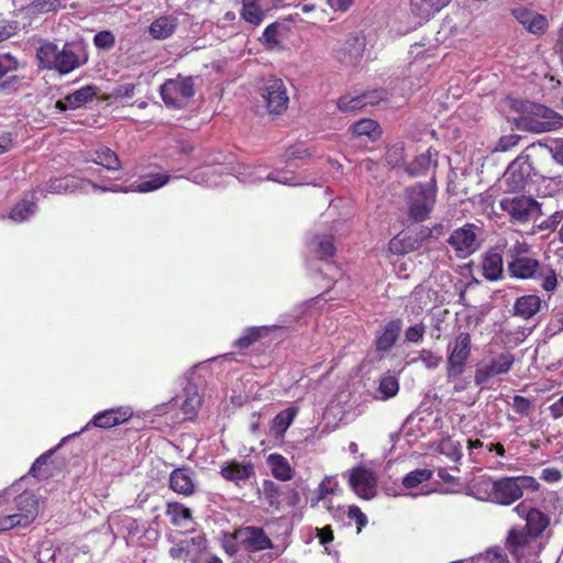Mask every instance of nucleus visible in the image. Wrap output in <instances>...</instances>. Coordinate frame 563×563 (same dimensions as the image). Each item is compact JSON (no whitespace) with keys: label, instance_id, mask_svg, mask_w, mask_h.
<instances>
[{"label":"nucleus","instance_id":"f257e3e1","mask_svg":"<svg viewBox=\"0 0 563 563\" xmlns=\"http://www.w3.org/2000/svg\"><path fill=\"white\" fill-rule=\"evenodd\" d=\"M170 179L169 175L165 174H157L151 176L148 179H142L137 184H132L128 188H121L119 185L111 184L106 185L103 183L98 184L90 180L79 179L76 177H63V178H55L51 180L46 186V191L52 194H63V192H73V191H81V192H89V188H92L95 190H101L103 192L106 191H137V192H150L154 191L156 189H159L164 185L168 183Z\"/></svg>","mask_w":563,"mask_h":563},{"label":"nucleus","instance_id":"f03ea898","mask_svg":"<svg viewBox=\"0 0 563 563\" xmlns=\"http://www.w3.org/2000/svg\"><path fill=\"white\" fill-rule=\"evenodd\" d=\"M38 66L67 75L87 63L88 56L80 44H65L59 48L53 42L43 43L36 51Z\"/></svg>","mask_w":563,"mask_h":563},{"label":"nucleus","instance_id":"7ed1b4c3","mask_svg":"<svg viewBox=\"0 0 563 563\" xmlns=\"http://www.w3.org/2000/svg\"><path fill=\"white\" fill-rule=\"evenodd\" d=\"M542 156V153L538 152L536 143L529 145L518 155L506 172V181L509 188L512 190L525 189L533 175L542 178H553L547 166L540 162Z\"/></svg>","mask_w":563,"mask_h":563},{"label":"nucleus","instance_id":"20e7f679","mask_svg":"<svg viewBox=\"0 0 563 563\" xmlns=\"http://www.w3.org/2000/svg\"><path fill=\"white\" fill-rule=\"evenodd\" d=\"M515 125L525 132L545 133L563 126V117L553 109L541 103L522 104Z\"/></svg>","mask_w":563,"mask_h":563},{"label":"nucleus","instance_id":"39448f33","mask_svg":"<svg viewBox=\"0 0 563 563\" xmlns=\"http://www.w3.org/2000/svg\"><path fill=\"white\" fill-rule=\"evenodd\" d=\"M540 483L529 475L505 476L492 484L490 498L501 506H510L523 496L525 490L537 492Z\"/></svg>","mask_w":563,"mask_h":563},{"label":"nucleus","instance_id":"423d86ee","mask_svg":"<svg viewBox=\"0 0 563 563\" xmlns=\"http://www.w3.org/2000/svg\"><path fill=\"white\" fill-rule=\"evenodd\" d=\"M257 91L269 115L278 117L287 111L289 96L282 78L276 76L262 78L258 82Z\"/></svg>","mask_w":563,"mask_h":563},{"label":"nucleus","instance_id":"0eeeda50","mask_svg":"<svg viewBox=\"0 0 563 563\" xmlns=\"http://www.w3.org/2000/svg\"><path fill=\"white\" fill-rule=\"evenodd\" d=\"M435 177L428 184H418L408 189V214L415 222L427 220L435 205Z\"/></svg>","mask_w":563,"mask_h":563},{"label":"nucleus","instance_id":"6e6552de","mask_svg":"<svg viewBox=\"0 0 563 563\" xmlns=\"http://www.w3.org/2000/svg\"><path fill=\"white\" fill-rule=\"evenodd\" d=\"M471 353V334L468 332H460L448 345L445 374L449 382L464 374Z\"/></svg>","mask_w":563,"mask_h":563},{"label":"nucleus","instance_id":"1a4fd4ad","mask_svg":"<svg viewBox=\"0 0 563 563\" xmlns=\"http://www.w3.org/2000/svg\"><path fill=\"white\" fill-rule=\"evenodd\" d=\"M500 208L512 223L519 224L528 223L543 214L541 203L531 196L525 195L503 198Z\"/></svg>","mask_w":563,"mask_h":563},{"label":"nucleus","instance_id":"9d476101","mask_svg":"<svg viewBox=\"0 0 563 563\" xmlns=\"http://www.w3.org/2000/svg\"><path fill=\"white\" fill-rule=\"evenodd\" d=\"M365 48V36L361 33H351L333 47L332 57L343 67H354L361 63Z\"/></svg>","mask_w":563,"mask_h":563},{"label":"nucleus","instance_id":"9b49d317","mask_svg":"<svg viewBox=\"0 0 563 563\" xmlns=\"http://www.w3.org/2000/svg\"><path fill=\"white\" fill-rule=\"evenodd\" d=\"M195 95L191 77L178 76L166 80L161 87V96L166 106L180 109Z\"/></svg>","mask_w":563,"mask_h":563},{"label":"nucleus","instance_id":"f8f14e48","mask_svg":"<svg viewBox=\"0 0 563 563\" xmlns=\"http://www.w3.org/2000/svg\"><path fill=\"white\" fill-rule=\"evenodd\" d=\"M526 252H528V245L525 243H517L511 250L512 260L508 263V272L512 278H537L541 264L536 258L520 256V253Z\"/></svg>","mask_w":563,"mask_h":563},{"label":"nucleus","instance_id":"ddd939ff","mask_svg":"<svg viewBox=\"0 0 563 563\" xmlns=\"http://www.w3.org/2000/svg\"><path fill=\"white\" fill-rule=\"evenodd\" d=\"M515 363L512 353L506 351L492 357L487 363L475 371L474 382L476 385L486 384L492 377L509 373Z\"/></svg>","mask_w":563,"mask_h":563},{"label":"nucleus","instance_id":"4468645a","mask_svg":"<svg viewBox=\"0 0 563 563\" xmlns=\"http://www.w3.org/2000/svg\"><path fill=\"white\" fill-rule=\"evenodd\" d=\"M477 231V225L466 223L452 232L448 243L452 246L457 256L466 257L478 249Z\"/></svg>","mask_w":563,"mask_h":563},{"label":"nucleus","instance_id":"2eb2a0df","mask_svg":"<svg viewBox=\"0 0 563 563\" xmlns=\"http://www.w3.org/2000/svg\"><path fill=\"white\" fill-rule=\"evenodd\" d=\"M349 484L363 499H372L376 494V476L372 470L364 466H356L351 471Z\"/></svg>","mask_w":563,"mask_h":563},{"label":"nucleus","instance_id":"dca6fc26","mask_svg":"<svg viewBox=\"0 0 563 563\" xmlns=\"http://www.w3.org/2000/svg\"><path fill=\"white\" fill-rule=\"evenodd\" d=\"M133 416V410L130 407H115L103 410L93 416V418L79 432L80 434L88 430L90 426L108 429L126 422Z\"/></svg>","mask_w":563,"mask_h":563},{"label":"nucleus","instance_id":"f3484780","mask_svg":"<svg viewBox=\"0 0 563 563\" xmlns=\"http://www.w3.org/2000/svg\"><path fill=\"white\" fill-rule=\"evenodd\" d=\"M402 329V321L399 318L389 320L376 336L374 345L378 352H387L396 344Z\"/></svg>","mask_w":563,"mask_h":563},{"label":"nucleus","instance_id":"a211bd4d","mask_svg":"<svg viewBox=\"0 0 563 563\" xmlns=\"http://www.w3.org/2000/svg\"><path fill=\"white\" fill-rule=\"evenodd\" d=\"M97 95L93 86H85L58 100L55 107L59 111L76 110L85 106Z\"/></svg>","mask_w":563,"mask_h":563},{"label":"nucleus","instance_id":"6ab92c4d","mask_svg":"<svg viewBox=\"0 0 563 563\" xmlns=\"http://www.w3.org/2000/svg\"><path fill=\"white\" fill-rule=\"evenodd\" d=\"M517 21L530 33L541 35L548 29V20L544 15L530 11L528 9L514 10Z\"/></svg>","mask_w":563,"mask_h":563},{"label":"nucleus","instance_id":"aec40b11","mask_svg":"<svg viewBox=\"0 0 563 563\" xmlns=\"http://www.w3.org/2000/svg\"><path fill=\"white\" fill-rule=\"evenodd\" d=\"M257 507L264 509H278L280 506V489L273 481L265 479L257 487Z\"/></svg>","mask_w":563,"mask_h":563},{"label":"nucleus","instance_id":"412c9836","mask_svg":"<svg viewBox=\"0 0 563 563\" xmlns=\"http://www.w3.org/2000/svg\"><path fill=\"white\" fill-rule=\"evenodd\" d=\"M179 406L183 413L184 420H192L201 406V397L198 393V388L194 384H188L184 388V394L179 397Z\"/></svg>","mask_w":563,"mask_h":563},{"label":"nucleus","instance_id":"4be33fe9","mask_svg":"<svg viewBox=\"0 0 563 563\" xmlns=\"http://www.w3.org/2000/svg\"><path fill=\"white\" fill-rule=\"evenodd\" d=\"M483 276L487 280H499L504 274L503 254L495 249H490L485 253L482 261Z\"/></svg>","mask_w":563,"mask_h":563},{"label":"nucleus","instance_id":"5701e85b","mask_svg":"<svg viewBox=\"0 0 563 563\" xmlns=\"http://www.w3.org/2000/svg\"><path fill=\"white\" fill-rule=\"evenodd\" d=\"M450 2L451 0H409V9L416 18L428 21Z\"/></svg>","mask_w":563,"mask_h":563},{"label":"nucleus","instance_id":"b1692460","mask_svg":"<svg viewBox=\"0 0 563 563\" xmlns=\"http://www.w3.org/2000/svg\"><path fill=\"white\" fill-rule=\"evenodd\" d=\"M169 487L173 492L190 496L195 493L192 472L189 468H176L170 473Z\"/></svg>","mask_w":563,"mask_h":563},{"label":"nucleus","instance_id":"393cba45","mask_svg":"<svg viewBox=\"0 0 563 563\" xmlns=\"http://www.w3.org/2000/svg\"><path fill=\"white\" fill-rule=\"evenodd\" d=\"M16 509L22 525L29 526L38 514V498L33 493L25 492L16 498Z\"/></svg>","mask_w":563,"mask_h":563},{"label":"nucleus","instance_id":"a878e982","mask_svg":"<svg viewBox=\"0 0 563 563\" xmlns=\"http://www.w3.org/2000/svg\"><path fill=\"white\" fill-rule=\"evenodd\" d=\"M178 26V19L174 15H162L155 19L148 26L152 38L162 41L170 37Z\"/></svg>","mask_w":563,"mask_h":563},{"label":"nucleus","instance_id":"bb28decb","mask_svg":"<svg viewBox=\"0 0 563 563\" xmlns=\"http://www.w3.org/2000/svg\"><path fill=\"white\" fill-rule=\"evenodd\" d=\"M541 308V298L537 295H525L516 299L514 314L526 320L536 316Z\"/></svg>","mask_w":563,"mask_h":563},{"label":"nucleus","instance_id":"cd10ccee","mask_svg":"<svg viewBox=\"0 0 563 563\" xmlns=\"http://www.w3.org/2000/svg\"><path fill=\"white\" fill-rule=\"evenodd\" d=\"M551 523L550 517L538 508H531L525 528L533 539L540 538Z\"/></svg>","mask_w":563,"mask_h":563},{"label":"nucleus","instance_id":"c85d7f7f","mask_svg":"<svg viewBox=\"0 0 563 563\" xmlns=\"http://www.w3.org/2000/svg\"><path fill=\"white\" fill-rule=\"evenodd\" d=\"M166 515L170 522L181 529L190 530L192 527L191 511L184 505L173 503L167 505Z\"/></svg>","mask_w":563,"mask_h":563},{"label":"nucleus","instance_id":"c756f323","mask_svg":"<svg viewBox=\"0 0 563 563\" xmlns=\"http://www.w3.org/2000/svg\"><path fill=\"white\" fill-rule=\"evenodd\" d=\"M267 464L271 467L273 476L282 482L290 481L292 478V468L285 456L278 453H273L267 457Z\"/></svg>","mask_w":563,"mask_h":563},{"label":"nucleus","instance_id":"7c9ffc66","mask_svg":"<svg viewBox=\"0 0 563 563\" xmlns=\"http://www.w3.org/2000/svg\"><path fill=\"white\" fill-rule=\"evenodd\" d=\"M532 534L523 527L521 529H510L506 539V544L509 551L518 556L522 549L528 547L531 542Z\"/></svg>","mask_w":563,"mask_h":563},{"label":"nucleus","instance_id":"2f4dec72","mask_svg":"<svg viewBox=\"0 0 563 563\" xmlns=\"http://www.w3.org/2000/svg\"><path fill=\"white\" fill-rule=\"evenodd\" d=\"M89 161L108 170H119L121 167L118 155L112 150L104 146L96 148L93 153H91V158Z\"/></svg>","mask_w":563,"mask_h":563},{"label":"nucleus","instance_id":"473e14b6","mask_svg":"<svg viewBox=\"0 0 563 563\" xmlns=\"http://www.w3.org/2000/svg\"><path fill=\"white\" fill-rule=\"evenodd\" d=\"M350 131L355 136H367L371 141H376L382 135L380 125L373 119L358 120L350 128Z\"/></svg>","mask_w":563,"mask_h":563},{"label":"nucleus","instance_id":"72a5a7b5","mask_svg":"<svg viewBox=\"0 0 563 563\" xmlns=\"http://www.w3.org/2000/svg\"><path fill=\"white\" fill-rule=\"evenodd\" d=\"M221 475L225 481L243 486L246 483V466L235 461L227 462L221 467Z\"/></svg>","mask_w":563,"mask_h":563},{"label":"nucleus","instance_id":"f704fd0d","mask_svg":"<svg viewBox=\"0 0 563 563\" xmlns=\"http://www.w3.org/2000/svg\"><path fill=\"white\" fill-rule=\"evenodd\" d=\"M224 167L222 165H208L205 166L200 172L196 173L192 177L198 184H203L209 187L219 186L221 181L219 177L223 173Z\"/></svg>","mask_w":563,"mask_h":563},{"label":"nucleus","instance_id":"c9c22d12","mask_svg":"<svg viewBox=\"0 0 563 563\" xmlns=\"http://www.w3.org/2000/svg\"><path fill=\"white\" fill-rule=\"evenodd\" d=\"M538 152L542 153V159L548 161V155L563 166V137L551 140L549 144L538 142L536 143Z\"/></svg>","mask_w":563,"mask_h":563},{"label":"nucleus","instance_id":"e433bc0d","mask_svg":"<svg viewBox=\"0 0 563 563\" xmlns=\"http://www.w3.org/2000/svg\"><path fill=\"white\" fill-rule=\"evenodd\" d=\"M377 391L382 400L395 397L399 391V380L397 376L390 372L385 373L379 379Z\"/></svg>","mask_w":563,"mask_h":563},{"label":"nucleus","instance_id":"4c0bfd02","mask_svg":"<svg viewBox=\"0 0 563 563\" xmlns=\"http://www.w3.org/2000/svg\"><path fill=\"white\" fill-rule=\"evenodd\" d=\"M437 166V161H433L431 151L428 150L426 153L417 156L408 166L407 172L410 176L417 177L424 175L431 166Z\"/></svg>","mask_w":563,"mask_h":563},{"label":"nucleus","instance_id":"58836bf2","mask_svg":"<svg viewBox=\"0 0 563 563\" xmlns=\"http://www.w3.org/2000/svg\"><path fill=\"white\" fill-rule=\"evenodd\" d=\"M273 548L272 540L267 537L263 528L249 526V550L261 551Z\"/></svg>","mask_w":563,"mask_h":563},{"label":"nucleus","instance_id":"ea45409f","mask_svg":"<svg viewBox=\"0 0 563 563\" xmlns=\"http://www.w3.org/2000/svg\"><path fill=\"white\" fill-rule=\"evenodd\" d=\"M245 543L246 531L244 529H236L234 532L224 533L222 540L223 549L230 555L235 554Z\"/></svg>","mask_w":563,"mask_h":563},{"label":"nucleus","instance_id":"a19ab883","mask_svg":"<svg viewBox=\"0 0 563 563\" xmlns=\"http://www.w3.org/2000/svg\"><path fill=\"white\" fill-rule=\"evenodd\" d=\"M298 407H288L285 410H282L277 413V416L273 420V428L278 433H284L291 426L294 419L298 415Z\"/></svg>","mask_w":563,"mask_h":563},{"label":"nucleus","instance_id":"79ce46f5","mask_svg":"<svg viewBox=\"0 0 563 563\" xmlns=\"http://www.w3.org/2000/svg\"><path fill=\"white\" fill-rule=\"evenodd\" d=\"M35 212V203L31 200L23 199L14 206L9 213V219L15 223H21L27 220Z\"/></svg>","mask_w":563,"mask_h":563},{"label":"nucleus","instance_id":"37998d69","mask_svg":"<svg viewBox=\"0 0 563 563\" xmlns=\"http://www.w3.org/2000/svg\"><path fill=\"white\" fill-rule=\"evenodd\" d=\"M432 475V471L428 468H417L402 478V485L408 489L416 488L421 483L430 481Z\"/></svg>","mask_w":563,"mask_h":563},{"label":"nucleus","instance_id":"c03bdc74","mask_svg":"<svg viewBox=\"0 0 563 563\" xmlns=\"http://www.w3.org/2000/svg\"><path fill=\"white\" fill-rule=\"evenodd\" d=\"M314 242L317 244L316 252L320 258H329L335 255L336 247L331 235H317Z\"/></svg>","mask_w":563,"mask_h":563},{"label":"nucleus","instance_id":"a18cd8bd","mask_svg":"<svg viewBox=\"0 0 563 563\" xmlns=\"http://www.w3.org/2000/svg\"><path fill=\"white\" fill-rule=\"evenodd\" d=\"M282 24L278 22L271 23L260 37L261 43L268 49H273L279 45L278 32Z\"/></svg>","mask_w":563,"mask_h":563},{"label":"nucleus","instance_id":"49530a36","mask_svg":"<svg viewBox=\"0 0 563 563\" xmlns=\"http://www.w3.org/2000/svg\"><path fill=\"white\" fill-rule=\"evenodd\" d=\"M441 452L445 454L455 464H459L463 457L462 445L459 441L446 439L441 443Z\"/></svg>","mask_w":563,"mask_h":563},{"label":"nucleus","instance_id":"de8ad7c7","mask_svg":"<svg viewBox=\"0 0 563 563\" xmlns=\"http://www.w3.org/2000/svg\"><path fill=\"white\" fill-rule=\"evenodd\" d=\"M336 106H338V109L342 112L355 111V110H358V109H362L365 107L360 95L342 96L338 99Z\"/></svg>","mask_w":563,"mask_h":563},{"label":"nucleus","instance_id":"09e8293b","mask_svg":"<svg viewBox=\"0 0 563 563\" xmlns=\"http://www.w3.org/2000/svg\"><path fill=\"white\" fill-rule=\"evenodd\" d=\"M54 453V450H51L41 456H38L35 462L33 463L30 474L36 478H45L48 476V471L45 468L47 465L48 460L51 459L52 454Z\"/></svg>","mask_w":563,"mask_h":563},{"label":"nucleus","instance_id":"8fccbe9b","mask_svg":"<svg viewBox=\"0 0 563 563\" xmlns=\"http://www.w3.org/2000/svg\"><path fill=\"white\" fill-rule=\"evenodd\" d=\"M537 278L542 279V288L545 291H553L558 286V278L555 271L551 267H542L540 268Z\"/></svg>","mask_w":563,"mask_h":563},{"label":"nucleus","instance_id":"3c124183","mask_svg":"<svg viewBox=\"0 0 563 563\" xmlns=\"http://www.w3.org/2000/svg\"><path fill=\"white\" fill-rule=\"evenodd\" d=\"M562 221H563V210H559V211H555L554 213H552L551 216H549L543 221H541L537 225V229L540 232H543V231L555 232L556 230H559L558 228Z\"/></svg>","mask_w":563,"mask_h":563},{"label":"nucleus","instance_id":"603ef678","mask_svg":"<svg viewBox=\"0 0 563 563\" xmlns=\"http://www.w3.org/2000/svg\"><path fill=\"white\" fill-rule=\"evenodd\" d=\"M347 517L351 520H354L357 528V533H360L363 528L366 527L368 520L366 515L361 510V508L356 505H351L349 507Z\"/></svg>","mask_w":563,"mask_h":563},{"label":"nucleus","instance_id":"864d4df0","mask_svg":"<svg viewBox=\"0 0 563 563\" xmlns=\"http://www.w3.org/2000/svg\"><path fill=\"white\" fill-rule=\"evenodd\" d=\"M426 333V327L423 323H418L407 328L405 332V340L411 343L421 342Z\"/></svg>","mask_w":563,"mask_h":563},{"label":"nucleus","instance_id":"5fc2aeb1","mask_svg":"<svg viewBox=\"0 0 563 563\" xmlns=\"http://www.w3.org/2000/svg\"><path fill=\"white\" fill-rule=\"evenodd\" d=\"M512 409L521 416H529L532 409V402L523 396L516 395L512 401Z\"/></svg>","mask_w":563,"mask_h":563},{"label":"nucleus","instance_id":"6e6d98bb","mask_svg":"<svg viewBox=\"0 0 563 563\" xmlns=\"http://www.w3.org/2000/svg\"><path fill=\"white\" fill-rule=\"evenodd\" d=\"M15 527H25L16 512L0 516V531H8Z\"/></svg>","mask_w":563,"mask_h":563},{"label":"nucleus","instance_id":"4d7b16f0","mask_svg":"<svg viewBox=\"0 0 563 563\" xmlns=\"http://www.w3.org/2000/svg\"><path fill=\"white\" fill-rule=\"evenodd\" d=\"M364 106H375L378 104L382 100L387 99V92L385 90H372L366 91L360 95Z\"/></svg>","mask_w":563,"mask_h":563},{"label":"nucleus","instance_id":"13d9d810","mask_svg":"<svg viewBox=\"0 0 563 563\" xmlns=\"http://www.w3.org/2000/svg\"><path fill=\"white\" fill-rule=\"evenodd\" d=\"M93 44L98 48L109 49L114 45V35L109 31H102L95 35Z\"/></svg>","mask_w":563,"mask_h":563},{"label":"nucleus","instance_id":"bf43d9fd","mask_svg":"<svg viewBox=\"0 0 563 563\" xmlns=\"http://www.w3.org/2000/svg\"><path fill=\"white\" fill-rule=\"evenodd\" d=\"M419 360L429 369L437 368L442 362V357L440 355H437L435 353H433L430 350H422L420 352Z\"/></svg>","mask_w":563,"mask_h":563},{"label":"nucleus","instance_id":"052dcab7","mask_svg":"<svg viewBox=\"0 0 563 563\" xmlns=\"http://www.w3.org/2000/svg\"><path fill=\"white\" fill-rule=\"evenodd\" d=\"M62 0H34L33 8L38 12H51L56 11L64 7Z\"/></svg>","mask_w":563,"mask_h":563},{"label":"nucleus","instance_id":"680f3d73","mask_svg":"<svg viewBox=\"0 0 563 563\" xmlns=\"http://www.w3.org/2000/svg\"><path fill=\"white\" fill-rule=\"evenodd\" d=\"M530 330L527 331L526 328H519L516 331H505L503 332L505 340L507 343H512L515 345L520 344L526 340V338L529 335Z\"/></svg>","mask_w":563,"mask_h":563},{"label":"nucleus","instance_id":"e2e57ef3","mask_svg":"<svg viewBox=\"0 0 563 563\" xmlns=\"http://www.w3.org/2000/svg\"><path fill=\"white\" fill-rule=\"evenodd\" d=\"M18 67V63L14 57L10 54H1L0 55V79L4 77L8 73L15 70Z\"/></svg>","mask_w":563,"mask_h":563},{"label":"nucleus","instance_id":"0e129e2a","mask_svg":"<svg viewBox=\"0 0 563 563\" xmlns=\"http://www.w3.org/2000/svg\"><path fill=\"white\" fill-rule=\"evenodd\" d=\"M520 139L518 134L504 135L499 139L496 148L500 152L509 151L519 143Z\"/></svg>","mask_w":563,"mask_h":563},{"label":"nucleus","instance_id":"69168bd1","mask_svg":"<svg viewBox=\"0 0 563 563\" xmlns=\"http://www.w3.org/2000/svg\"><path fill=\"white\" fill-rule=\"evenodd\" d=\"M169 555L173 559H186L191 555V549H188V542L181 540L169 549Z\"/></svg>","mask_w":563,"mask_h":563},{"label":"nucleus","instance_id":"338daca9","mask_svg":"<svg viewBox=\"0 0 563 563\" xmlns=\"http://www.w3.org/2000/svg\"><path fill=\"white\" fill-rule=\"evenodd\" d=\"M184 540L185 542H188V549H191V555H195L207 548V539L203 536H196Z\"/></svg>","mask_w":563,"mask_h":563},{"label":"nucleus","instance_id":"774afa93","mask_svg":"<svg viewBox=\"0 0 563 563\" xmlns=\"http://www.w3.org/2000/svg\"><path fill=\"white\" fill-rule=\"evenodd\" d=\"M485 563H509L507 555L501 550H488L483 556Z\"/></svg>","mask_w":563,"mask_h":563}]
</instances>
